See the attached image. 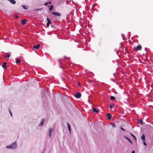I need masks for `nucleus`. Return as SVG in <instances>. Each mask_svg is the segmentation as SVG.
Here are the masks:
<instances>
[{"mask_svg": "<svg viewBox=\"0 0 153 153\" xmlns=\"http://www.w3.org/2000/svg\"><path fill=\"white\" fill-rule=\"evenodd\" d=\"M17 147V145L16 143V141H15L14 142L11 143L10 144L7 146H6V148L15 149H16Z\"/></svg>", "mask_w": 153, "mask_h": 153, "instance_id": "obj_1", "label": "nucleus"}, {"mask_svg": "<svg viewBox=\"0 0 153 153\" xmlns=\"http://www.w3.org/2000/svg\"><path fill=\"white\" fill-rule=\"evenodd\" d=\"M81 96V94L79 92H77L75 93V96L76 98H80Z\"/></svg>", "mask_w": 153, "mask_h": 153, "instance_id": "obj_2", "label": "nucleus"}, {"mask_svg": "<svg viewBox=\"0 0 153 153\" xmlns=\"http://www.w3.org/2000/svg\"><path fill=\"white\" fill-rule=\"evenodd\" d=\"M53 128H50L49 130V137H51L52 136V133L53 131Z\"/></svg>", "mask_w": 153, "mask_h": 153, "instance_id": "obj_3", "label": "nucleus"}, {"mask_svg": "<svg viewBox=\"0 0 153 153\" xmlns=\"http://www.w3.org/2000/svg\"><path fill=\"white\" fill-rule=\"evenodd\" d=\"M47 27H49L51 23V21L49 19L48 17L47 18Z\"/></svg>", "mask_w": 153, "mask_h": 153, "instance_id": "obj_4", "label": "nucleus"}, {"mask_svg": "<svg viewBox=\"0 0 153 153\" xmlns=\"http://www.w3.org/2000/svg\"><path fill=\"white\" fill-rule=\"evenodd\" d=\"M52 13L53 15L57 16H60L61 15L60 13L55 12H52Z\"/></svg>", "mask_w": 153, "mask_h": 153, "instance_id": "obj_5", "label": "nucleus"}, {"mask_svg": "<svg viewBox=\"0 0 153 153\" xmlns=\"http://www.w3.org/2000/svg\"><path fill=\"white\" fill-rule=\"evenodd\" d=\"M44 122V119H43L42 120L41 123L39 124V126H42L43 125Z\"/></svg>", "mask_w": 153, "mask_h": 153, "instance_id": "obj_6", "label": "nucleus"}, {"mask_svg": "<svg viewBox=\"0 0 153 153\" xmlns=\"http://www.w3.org/2000/svg\"><path fill=\"white\" fill-rule=\"evenodd\" d=\"M10 1L11 4H15L16 3V1L14 0H7Z\"/></svg>", "mask_w": 153, "mask_h": 153, "instance_id": "obj_7", "label": "nucleus"}, {"mask_svg": "<svg viewBox=\"0 0 153 153\" xmlns=\"http://www.w3.org/2000/svg\"><path fill=\"white\" fill-rule=\"evenodd\" d=\"M106 115L108 117V120H110L111 119V116L109 113H108Z\"/></svg>", "mask_w": 153, "mask_h": 153, "instance_id": "obj_8", "label": "nucleus"}, {"mask_svg": "<svg viewBox=\"0 0 153 153\" xmlns=\"http://www.w3.org/2000/svg\"><path fill=\"white\" fill-rule=\"evenodd\" d=\"M93 111L94 113H97L99 112V111L96 108H93Z\"/></svg>", "mask_w": 153, "mask_h": 153, "instance_id": "obj_9", "label": "nucleus"}, {"mask_svg": "<svg viewBox=\"0 0 153 153\" xmlns=\"http://www.w3.org/2000/svg\"><path fill=\"white\" fill-rule=\"evenodd\" d=\"M4 57L7 58H9L10 57V55L9 53H6L5 54L4 56Z\"/></svg>", "mask_w": 153, "mask_h": 153, "instance_id": "obj_10", "label": "nucleus"}, {"mask_svg": "<svg viewBox=\"0 0 153 153\" xmlns=\"http://www.w3.org/2000/svg\"><path fill=\"white\" fill-rule=\"evenodd\" d=\"M27 22V20L26 19H23L21 23L22 25H24L26 24Z\"/></svg>", "mask_w": 153, "mask_h": 153, "instance_id": "obj_11", "label": "nucleus"}, {"mask_svg": "<svg viewBox=\"0 0 153 153\" xmlns=\"http://www.w3.org/2000/svg\"><path fill=\"white\" fill-rule=\"evenodd\" d=\"M124 137L131 144H132V141L130 140V139L128 138V137H126V136H124Z\"/></svg>", "mask_w": 153, "mask_h": 153, "instance_id": "obj_12", "label": "nucleus"}, {"mask_svg": "<svg viewBox=\"0 0 153 153\" xmlns=\"http://www.w3.org/2000/svg\"><path fill=\"white\" fill-rule=\"evenodd\" d=\"M142 48V47L141 45H138L136 47L137 51L140 50Z\"/></svg>", "mask_w": 153, "mask_h": 153, "instance_id": "obj_13", "label": "nucleus"}, {"mask_svg": "<svg viewBox=\"0 0 153 153\" xmlns=\"http://www.w3.org/2000/svg\"><path fill=\"white\" fill-rule=\"evenodd\" d=\"M40 45L38 44L37 45H34L33 46V48L34 49H38L40 47Z\"/></svg>", "mask_w": 153, "mask_h": 153, "instance_id": "obj_14", "label": "nucleus"}, {"mask_svg": "<svg viewBox=\"0 0 153 153\" xmlns=\"http://www.w3.org/2000/svg\"><path fill=\"white\" fill-rule=\"evenodd\" d=\"M67 126H68V130L70 132V133H71V126L70 125L69 123H67Z\"/></svg>", "mask_w": 153, "mask_h": 153, "instance_id": "obj_15", "label": "nucleus"}, {"mask_svg": "<svg viewBox=\"0 0 153 153\" xmlns=\"http://www.w3.org/2000/svg\"><path fill=\"white\" fill-rule=\"evenodd\" d=\"M7 65V63L6 62H4V63H3V64L2 65V67L4 68H7V65Z\"/></svg>", "mask_w": 153, "mask_h": 153, "instance_id": "obj_16", "label": "nucleus"}, {"mask_svg": "<svg viewBox=\"0 0 153 153\" xmlns=\"http://www.w3.org/2000/svg\"><path fill=\"white\" fill-rule=\"evenodd\" d=\"M16 63L17 64H19L21 62L20 60L17 58L16 59Z\"/></svg>", "mask_w": 153, "mask_h": 153, "instance_id": "obj_17", "label": "nucleus"}, {"mask_svg": "<svg viewBox=\"0 0 153 153\" xmlns=\"http://www.w3.org/2000/svg\"><path fill=\"white\" fill-rule=\"evenodd\" d=\"M141 138L142 140L143 141H145V136L144 134H143L141 137Z\"/></svg>", "mask_w": 153, "mask_h": 153, "instance_id": "obj_18", "label": "nucleus"}, {"mask_svg": "<svg viewBox=\"0 0 153 153\" xmlns=\"http://www.w3.org/2000/svg\"><path fill=\"white\" fill-rule=\"evenodd\" d=\"M138 122L140 124H142L143 123V120L142 119H139L138 120Z\"/></svg>", "mask_w": 153, "mask_h": 153, "instance_id": "obj_19", "label": "nucleus"}, {"mask_svg": "<svg viewBox=\"0 0 153 153\" xmlns=\"http://www.w3.org/2000/svg\"><path fill=\"white\" fill-rule=\"evenodd\" d=\"M130 134L133 137L134 139L136 140V138L135 136L131 133H130Z\"/></svg>", "mask_w": 153, "mask_h": 153, "instance_id": "obj_20", "label": "nucleus"}, {"mask_svg": "<svg viewBox=\"0 0 153 153\" xmlns=\"http://www.w3.org/2000/svg\"><path fill=\"white\" fill-rule=\"evenodd\" d=\"M22 7L24 9L27 10L28 9V7H26L24 5H22Z\"/></svg>", "mask_w": 153, "mask_h": 153, "instance_id": "obj_21", "label": "nucleus"}, {"mask_svg": "<svg viewBox=\"0 0 153 153\" xmlns=\"http://www.w3.org/2000/svg\"><path fill=\"white\" fill-rule=\"evenodd\" d=\"M110 99L112 100H114L115 99V98L114 96H111L110 97Z\"/></svg>", "mask_w": 153, "mask_h": 153, "instance_id": "obj_22", "label": "nucleus"}, {"mask_svg": "<svg viewBox=\"0 0 153 153\" xmlns=\"http://www.w3.org/2000/svg\"><path fill=\"white\" fill-rule=\"evenodd\" d=\"M51 3L50 2H47V3H45L44 4V5L45 6H47V5H48V4H51Z\"/></svg>", "mask_w": 153, "mask_h": 153, "instance_id": "obj_23", "label": "nucleus"}, {"mask_svg": "<svg viewBox=\"0 0 153 153\" xmlns=\"http://www.w3.org/2000/svg\"><path fill=\"white\" fill-rule=\"evenodd\" d=\"M122 37L123 40H126V39L125 38L124 35L123 34L122 35Z\"/></svg>", "mask_w": 153, "mask_h": 153, "instance_id": "obj_24", "label": "nucleus"}, {"mask_svg": "<svg viewBox=\"0 0 153 153\" xmlns=\"http://www.w3.org/2000/svg\"><path fill=\"white\" fill-rule=\"evenodd\" d=\"M53 5H51L49 8V10L50 11H51V10H52V9H53Z\"/></svg>", "mask_w": 153, "mask_h": 153, "instance_id": "obj_25", "label": "nucleus"}, {"mask_svg": "<svg viewBox=\"0 0 153 153\" xmlns=\"http://www.w3.org/2000/svg\"><path fill=\"white\" fill-rule=\"evenodd\" d=\"M114 105H111L110 106V109H112V108L113 107H114Z\"/></svg>", "mask_w": 153, "mask_h": 153, "instance_id": "obj_26", "label": "nucleus"}, {"mask_svg": "<svg viewBox=\"0 0 153 153\" xmlns=\"http://www.w3.org/2000/svg\"><path fill=\"white\" fill-rule=\"evenodd\" d=\"M42 10V9H41V8L37 9H35L34 10V11H35V10H39V11H40Z\"/></svg>", "mask_w": 153, "mask_h": 153, "instance_id": "obj_27", "label": "nucleus"}, {"mask_svg": "<svg viewBox=\"0 0 153 153\" xmlns=\"http://www.w3.org/2000/svg\"><path fill=\"white\" fill-rule=\"evenodd\" d=\"M9 113H10V115L11 116V117H12V113L11 112L10 110V109H9Z\"/></svg>", "mask_w": 153, "mask_h": 153, "instance_id": "obj_28", "label": "nucleus"}, {"mask_svg": "<svg viewBox=\"0 0 153 153\" xmlns=\"http://www.w3.org/2000/svg\"><path fill=\"white\" fill-rule=\"evenodd\" d=\"M15 17L16 18H19V15H15Z\"/></svg>", "mask_w": 153, "mask_h": 153, "instance_id": "obj_29", "label": "nucleus"}, {"mask_svg": "<svg viewBox=\"0 0 153 153\" xmlns=\"http://www.w3.org/2000/svg\"><path fill=\"white\" fill-rule=\"evenodd\" d=\"M112 126L113 127H116V125L115 124H112Z\"/></svg>", "mask_w": 153, "mask_h": 153, "instance_id": "obj_30", "label": "nucleus"}, {"mask_svg": "<svg viewBox=\"0 0 153 153\" xmlns=\"http://www.w3.org/2000/svg\"><path fill=\"white\" fill-rule=\"evenodd\" d=\"M143 143L144 144V145L145 146H147V144H146V143L145 142V141H144V142H143Z\"/></svg>", "mask_w": 153, "mask_h": 153, "instance_id": "obj_31", "label": "nucleus"}, {"mask_svg": "<svg viewBox=\"0 0 153 153\" xmlns=\"http://www.w3.org/2000/svg\"><path fill=\"white\" fill-rule=\"evenodd\" d=\"M120 129H121L122 130V131H125V129H124V128H122V127H121Z\"/></svg>", "mask_w": 153, "mask_h": 153, "instance_id": "obj_32", "label": "nucleus"}, {"mask_svg": "<svg viewBox=\"0 0 153 153\" xmlns=\"http://www.w3.org/2000/svg\"><path fill=\"white\" fill-rule=\"evenodd\" d=\"M131 153H135V152L134 151H132Z\"/></svg>", "mask_w": 153, "mask_h": 153, "instance_id": "obj_33", "label": "nucleus"}, {"mask_svg": "<svg viewBox=\"0 0 153 153\" xmlns=\"http://www.w3.org/2000/svg\"><path fill=\"white\" fill-rule=\"evenodd\" d=\"M111 81H114V79H111Z\"/></svg>", "mask_w": 153, "mask_h": 153, "instance_id": "obj_34", "label": "nucleus"}, {"mask_svg": "<svg viewBox=\"0 0 153 153\" xmlns=\"http://www.w3.org/2000/svg\"><path fill=\"white\" fill-rule=\"evenodd\" d=\"M94 6H95L97 5V4H94Z\"/></svg>", "mask_w": 153, "mask_h": 153, "instance_id": "obj_35", "label": "nucleus"}, {"mask_svg": "<svg viewBox=\"0 0 153 153\" xmlns=\"http://www.w3.org/2000/svg\"><path fill=\"white\" fill-rule=\"evenodd\" d=\"M92 9H91V12L93 13V12H92Z\"/></svg>", "mask_w": 153, "mask_h": 153, "instance_id": "obj_36", "label": "nucleus"}, {"mask_svg": "<svg viewBox=\"0 0 153 153\" xmlns=\"http://www.w3.org/2000/svg\"><path fill=\"white\" fill-rule=\"evenodd\" d=\"M60 67L61 68H62V67H61V65H60Z\"/></svg>", "mask_w": 153, "mask_h": 153, "instance_id": "obj_37", "label": "nucleus"}, {"mask_svg": "<svg viewBox=\"0 0 153 153\" xmlns=\"http://www.w3.org/2000/svg\"><path fill=\"white\" fill-rule=\"evenodd\" d=\"M59 63H60V64L61 65V62H59Z\"/></svg>", "mask_w": 153, "mask_h": 153, "instance_id": "obj_38", "label": "nucleus"}, {"mask_svg": "<svg viewBox=\"0 0 153 153\" xmlns=\"http://www.w3.org/2000/svg\"><path fill=\"white\" fill-rule=\"evenodd\" d=\"M68 1H69V0H67Z\"/></svg>", "mask_w": 153, "mask_h": 153, "instance_id": "obj_39", "label": "nucleus"}, {"mask_svg": "<svg viewBox=\"0 0 153 153\" xmlns=\"http://www.w3.org/2000/svg\"><path fill=\"white\" fill-rule=\"evenodd\" d=\"M64 0H63V2H64Z\"/></svg>", "mask_w": 153, "mask_h": 153, "instance_id": "obj_40", "label": "nucleus"}, {"mask_svg": "<svg viewBox=\"0 0 153 153\" xmlns=\"http://www.w3.org/2000/svg\"><path fill=\"white\" fill-rule=\"evenodd\" d=\"M114 75H115V73H114Z\"/></svg>", "mask_w": 153, "mask_h": 153, "instance_id": "obj_41", "label": "nucleus"}, {"mask_svg": "<svg viewBox=\"0 0 153 153\" xmlns=\"http://www.w3.org/2000/svg\"><path fill=\"white\" fill-rule=\"evenodd\" d=\"M91 1L92 0H90Z\"/></svg>", "mask_w": 153, "mask_h": 153, "instance_id": "obj_42", "label": "nucleus"}]
</instances>
